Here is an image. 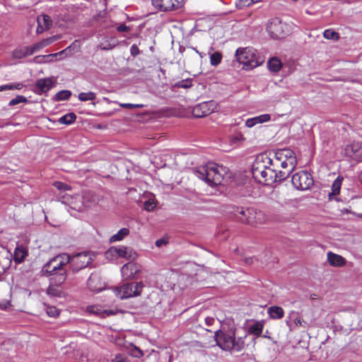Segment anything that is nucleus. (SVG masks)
I'll return each mask as SVG.
<instances>
[{"label": "nucleus", "mask_w": 362, "mask_h": 362, "mask_svg": "<svg viewBox=\"0 0 362 362\" xmlns=\"http://www.w3.org/2000/svg\"><path fill=\"white\" fill-rule=\"evenodd\" d=\"M236 60L243 65V68L246 70L252 69L257 66V62L253 60L247 48L239 47L235 51Z\"/></svg>", "instance_id": "obj_10"}, {"label": "nucleus", "mask_w": 362, "mask_h": 362, "mask_svg": "<svg viewBox=\"0 0 362 362\" xmlns=\"http://www.w3.org/2000/svg\"><path fill=\"white\" fill-rule=\"evenodd\" d=\"M216 108L213 100L204 101L197 104L192 108V115L196 118H202L209 115Z\"/></svg>", "instance_id": "obj_11"}, {"label": "nucleus", "mask_w": 362, "mask_h": 362, "mask_svg": "<svg viewBox=\"0 0 362 362\" xmlns=\"http://www.w3.org/2000/svg\"><path fill=\"white\" fill-rule=\"evenodd\" d=\"M267 67L268 70L272 72V54H270L268 57V58H267Z\"/></svg>", "instance_id": "obj_60"}, {"label": "nucleus", "mask_w": 362, "mask_h": 362, "mask_svg": "<svg viewBox=\"0 0 362 362\" xmlns=\"http://www.w3.org/2000/svg\"><path fill=\"white\" fill-rule=\"evenodd\" d=\"M111 362H127V358L122 355H117L112 359Z\"/></svg>", "instance_id": "obj_52"}, {"label": "nucleus", "mask_w": 362, "mask_h": 362, "mask_svg": "<svg viewBox=\"0 0 362 362\" xmlns=\"http://www.w3.org/2000/svg\"><path fill=\"white\" fill-rule=\"evenodd\" d=\"M323 37L327 40L337 41L340 38L339 33L333 29H326L323 32Z\"/></svg>", "instance_id": "obj_28"}, {"label": "nucleus", "mask_w": 362, "mask_h": 362, "mask_svg": "<svg viewBox=\"0 0 362 362\" xmlns=\"http://www.w3.org/2000/svg\"><path fill=\"white\" fill-rule=\"evenodd\" d=\"M361 151L362 149L358 143L351 144L345 148L346 155L355 160H358L361 158Z\"/></svg>", "instance_id": "obj_17"}, {"label": "nucleus", "mask_w": 362, "mask_h": 362, "mask_svg": "<svg viewBox=\"0 0 362 362\" xmlns=\"http://www.w3.org/2000/svg\"><path fill=\"white\" fill-rule=\"evenodd\" d=\"M37 27L36 29V32L37 33H42L44 31L49 30L52 25V21L47 14H42L39 16L37 18Z\"/></svg>", "instance_id": "obj_16"}, {"label": "nucleus", "mask_w": 362, "mask_h": 362, "mask_svg": "<svg viewBox=\"0 0 362 362\" xmlns=\"http://www.w3.org/2000/svg\"><path fill=\"white\" fill-rule=\"evenodd\" d=\"M31 47H33L35 53L44 47L41 41L31 45Z\"/></svg>", "instance_id": "obj_57"}, {"label": "nucleus", "mask_w": 362, "mask_h": 362, "mask_svg": "<svg viewBox=\"0 0 362 362\" xmlns=\"http://www.w3.org/2000/svg\"><path fill=\"white\" fill-rule=\"evenodd\" d=\"M23 48H24V51H23L24 55H26V57L30 56L35 53V52L31 46H27Z\"/></svg>", "instance_id": "obj_54"}, {"label": "nucleus", "mask_w": 362, "mask_h": 362, "mask_svg": "<svg viewBox=\"0 0 362 362\" xmlns=\"http://www.w3.org/2000/svg\"><path fill=\"white\" fill-rule=\"evenodd\" d=\"M216 322V320L214 317H206L205 318V324L208 326V327H210L211 326L214 322Z\"/></svg>", "instance_id": "obj_58"}, {"label": "nucleus", "mask_w": 362, "mask_h": 362, "mask_svg": "<svg viewBox=\"0 0 362 362\" xmlns=\"http://www.w3.org/2000/svg\"><path fill=\"white\" fill-rule=\"evenodd\" d=\"M341 211L343 214H353L354 215H356L359 218L362 217V214H356L355 212H352L349 208H344L341 210Z\"/></svg>", "instance_id": "obj_56"}, {"label": "nucleus", "mask_w": 362, "mask_h": 362, "mask_svg": "<svg viewBox=\"0 0 362 362\" xmlns=\"http://www.w3.org/2000/svg\"><path fill=\"white\" fill-rule=\"evenodd\" d=\"M55 83V80L52 78H42L37 79L33 88V91L37 95H42L43 93H47L49 90H51Z\"/></svg>", "instance_id": "obj_14"}, {"label": "nucleus", "mask_w": 362, "mask_h": 362, "mask_svg": "<svg viewBox=\"0 0 362 362\" xmlns=\"http://www.w3.org/2000/svg\"><path fill=\"white\" fill-rule=\"evenodd\" d=\"M192 78H190L178 81L172 84V88L173 90L175 88H189L192 86Z\"/></svg>", "instance_id": "obj_24"}, {"label": "nucleus", "mask_w": 362, "mask_h": 362, "mask_svg": "<svg viewBox=\"0 0 362 362\" xmlns=\"http://www.w3.org/2000/svg\"><path fill=\"white\" fill-rule=\"evenodd\" d=\"M267 31L269 33V35L272 37V21L271 20H269L267 24Z\"/></svg>", "instance_id": "obj_61"}, {"label": "nucleus", "mask_w": 362, "mask_h": 362, "mask_svg": "<svg viewBox=\"0 0 362 362\" xmlns=\"http://www.w3.org/2000/svg\"><path fill=\"white\" fill-rule=\"evenodd\" d=\"M116 30L119 33H127L131 30V28L124 23H121L116 28Z\"/></svg>", "instance_id": "obj_46"}, {"label": "nucleus", "mask_w": 362, "mask_h": 362, "mask_svg": "<svg viewBox=\"0 0 362 362\" xmlns=\"http://www.w3.org/2000/svg\"><path fill=\"white\" fill-rule=\"evenodd\" d=\"M271 119L270 114H263L252 118H249L245 122V125L249 127H253L257 124H262Z\"/></svg>", "instance_id": "obj_20"}, {"label": "nucleus", "mask_w": 362, "mask_h": 362, "mask_svg": "<svg viewBox=\"0 0 362 362\" xmlns=\"http://www.w3.org/2000/svg\"><path fill=\"white\" fill-rule=\"evenodd\" d=\"M56 257H59V259L57 262L52 264V272L59 268H64V266L67 264H69V267L71 268L72 256L67 253H63L59 255H57Z\"/></svg>", "instance_id": "obj_19"}, {"label": "nucleus", "mask_w": 362, "mask_h": 362, "mask_svg": "<svg viewBox=\"0 0 362 362\" xmlns=\"http://www.w3.org/2000/svg\"><path fill=\"white\" fill-rule=\"evenodd\" d=\"M252 176L255 179L258 178V175L259 174L262 178H265L267 175V173L265 170H259L258 168H252Z\"/></svg>", "instance_id": "obj_42"}, {"label": "nucleus", "mask_w": 362, "mask_h": 362, "mask_svg": "<svg viewBox=\"0 0 362 362\" xmlns=\"http://www.w3.org/2000/svg\"><path fill=\"white\" fill-rule=\"evenodd\" d=\"M77 116L74 112H69L58 119V122L61 124L71 125L76 120Z\"/></svg>", "instance_id": "obj_22"}, {"label": "nucleus", "mask_w": 362, "mask_h": 362, "mask_svg": "<svg viewBox=\"0 0 362 362\" xmlns=\"http://www.w3.org/2000/svg\"><path fill=\"white\" fill-rule=\"evenodd\" d=\"M194 174L199 179L204 180L209 186L218 185L223 178L216 164L213 163L199 166L194 170Z\"/></svg>", "instance_id": "obj_4"}, {"label": "nucleus", "mask_w": 362, "mask_h": 362, "mask_svg": "<svg viewBox=\"0 0 362 362\" xmlns=\"http://www.w3.org/2000/svg\"><path fill=\"white\" fill-rule=\"evenodd\" d=\"M11 305L10 300H4L3 303H0V308L1 309H6Z\"/></svg>", "instance_id": "obj_59"}, {"label": "nucleus", "mask_w": 362, "mask_h": 362, "mask_svg": "<svg viewBox=\"0 0 362 362\" xmlns=\"http://www.w3.org/2000/svg\"><path fill=\"white\" fill-rule=\"evenodd\" d=\"M49 55H47V56H37L34 58V61L36 63H42V59L45 57H49Z\"/></svg>", "instance_id": "obj_62"}, {"label": "nucleus", "mask_w": 362, "mask_h": 362, "mask_svg": "<svg viewBox=\"0 0 362 362\" xmlns=\"http://www.w3.org/2000/svg\"><path fill=\"white\" fill-rule=\"evenodd\" d=\"M261 0H237L235 1V7L238 9H242L245 7L249 6L252 4L257 3Z\"/></svg>", "instance_id": "obj_31"}, {"label": "nucleus", "mask_w": 362, "mask_h": 362, "mask_svg": "<svg viewBox=\"0 0 362 362\" xmlns=\"http://www.w3.org/2000/svg\"><path fill=\"white\" fill-rule=\"evenodd\" d=\"M293 321L296 326L303 327L305 328L308 325V323L300 317L295 318Z\"/></svg>", "instance_id": "obj_48"}, {"label": "nucleus", "mask_w": 362, "mask_h": 362, "mask_svg": "<svg viewBox=\"0 0 362 362\" xmlns=\"http://www.w3.org/2000/svg\"><path fill=\"white\" fill-rule=\"evenodd\" d=\"M133 267H134V265L130 263L124 264L121 268V272L123 274L125 272V270H128L130 269L131 274H133V268H132Z\"/></svg>", "instance_id": "obj_53"}, {"label": "nucleus", "mask_w": 362, "mask_h": 362, "mask_svg": "<svg viewBox=\"0 0 362 362\" xmlns=\"http://www.w3.org/2000/svg\"><path fill=\"white\" fill-rule=\"evenodd\" d=\"M329 327L332 329L334 332H341L343 329V326L339 322H336L335 319H332L331 320Z\"/></svg>", "instance_id": "obj_41"}, {"label": "nucleus", "mask_w": 362, "mask_h": 362, "mask_svg": "<svg viewBox=\"0 0 362 362\" xmlns=\"http://www.w3.org/2000/svg\"><path fill=\"white\" fill-rule=\"evenodd\" d=\"M173 356L168 352L165 353L160 358V362H171Z\"/></svg>", "instance_id": "obj_50"}, {"label": "nucleus", "mask_w": 362, "mask_h": 362, "mask_svg": "<svg viewBox=\"0 0 362 362\" xmlns=\"http://www.w3.org/2000/svg\"><path fill=\"white\" fill-rule=\"evenodd\" d=\"M60 38V35H53L52 37L43 39L41 42L42 43V46L45 47L51 45L52 43L54 42L55 41L59 40Z\"/></svg>", "instance_id": "obj_37"}, {"label": "nucleus", "mask_w": 362, "mask_h": 362, "mask_svg": "<svg viewBox=\"0 0 362 362\" xmlns=\"http://www.w3.org/2000/svg\"><path fill=\"white\" fill-rule=\"evenodd\" d=\"M135 252L126 246H112L105 252V257L108 259H114L118 257H123L127 259H134Z\"/></svg>", "instance_id": "obj_8"}, {"label": "nucleus", "mask_w": 362, "mask_h": 362, "mask_svg": "<svg viewBox=\"0 0 362 362\" xmlns=\"http://www.w3.org/2000/svg\"><path fill=\"white\" fill-rule=\"evenodd\" d=\"M54 186L60 191L65 192L71 189V187L69 185L60 181L54 182Z\"/></svg>", "instance_id": "obj_39"}, {"label": "nucleus", "mask_w": 362, "mask_h": 362, "mask_svg": "<svg viewBox=\"0 0 362 362\" xmlns=\"http://www.w3.org/2000/svg\"><path fill=\"white\" fill-rule=\"evenodd\" d=\"M71 91L69 90H62L53 96L52 100L56 102L68 100L71 98Z\"/></svg>", "instance_id": "obj_25"}, {"label": "nucleus", "mask_w": 362, "mask_h": 362, "mask_svg": "<svg viewBox=\"0 0 362 362\" xmlns=\"http://www.w3.org/2000/svg\"><path fill=\"white\" fill-rule=\"evenodd\" d=\"M273 173H275L274 179L273 180V194L282 196L288 194L291 182L288 180L291 170L285 171L273 169Z\"/></svg>", "instance_id": "obj_5"}, {"label": "nucleus", "mask_w": 362, "mask_h": 362, "mask_svg": "<svg viewBox=\"0 0 362 362\" xmlns=\"http://www.w3.org/2000/svg\"><path fill=\"white\" fill-rule=\"evenodd\" d=\"M28 100L26 97L18 95L14 98L11 99L8 103V106H14L20 103H28Z\"/></svg>", "instance_id": "obj_32"}, {"label": "nucleus", "mask_w": 362, "mask_h": 362, "mask_svg": "<svg viewBox=\"0 0 362 362\" xmlns=\"http://www.w3.org/2000/svg\"><path fill=\"white\" fill-rule=\"evenodd\" d=\"M75 42H73L71 45L68 46L66 48H65L64 49L60 51V52H58L57 53H54V54H49V56L50 57H63L64 56L65 57H68V56H71L73 54V53L74 52V45H75Z\"/></svg>", "instance_id": "obj_26"}, {"label": "nucleus", "mask_w": 362, "mask_h": 362, "mask_svg": "<svg viewBox=\"0 0 362 362\" xmlns=\"http://www.w3.org/2000/svg\"><path fill=\"white\" fill-rule=\"evenodd\" d=\"M273 152L274 153V158L276 160V162H280L281 160H283L284 153L282 152V149H273Z\"/></svg>", "instance_id": "obj_44"}, {"label": "nucleus", "mask_w": 362, "mask_h": 362, "mask_svg": "<svg viewBox=\"0 0 362 362\" xmlns=\"http://www.w3.org/2000/svg\"><path fill=\"white\" fill-rule=\"evenodd\" d=\"M46 313L48 316L56 317L59 315V310L54 306H48L46 309Z\"/></svg>", "instance_id": "obj_40"}, {"label": "nucleus", "mask_w": 362, "mask_h": 362, "mask_svg": "<svg viewBox=\"0 0 362 362\" xmlns=\"http://www.w3.org/2000/svg\"><path fill=\"white\" fill-rule=\"evenodd\" d=\"M275 165V164L273 163V165ZM276 165H280L282 168H286L288 166L286 160H281L280 162H277V163Z\"/></svg>", "instance_id": "obj_63"}, {"label": "nucleus", "mask_w": 362, "mask_h": 362, "mask_svg": "<svg viewBox=\"0 0 362 362\" xmlns=\"http://www.w3.org/2000/svg\"><path fill=\"white\" fill-rule=\"evenodd\" d=\"M119 106L124 108L133 109L141 108L144 107L143 104H133V103H119Z\"/></svg>", "instance_id": "obj_43"}, {"label": "nucleus", "mask_w": 362, "mask_h": 362, "mask_svg": "<svg viewBox=\"0 0 362 362\" xmlns=\"http://www.w3.org/2000/svg\"><path fill=\"white\" fill-rule=\"evenodd\" d=\"M291 182L296 189L305 191L314 185V180L311 173L307 170H300L293 175Z\"/></svg>", "instance_id": "obj_7"}, {"label": "nucleus", "mask_w": 362, "mask_h": 362, "mask_svg": "<svg viewBox=\"0 0 362 362\" xmlns=\"http://www.w3.org/2000/svg\"><path fill=\"white\" fill-rule=\"evenodd\" d=\"M131 55L134 57H136L140 54V50L136 44H134L130 47Z\"/></svg>", "instance_id": "obj_47"}, {"label": "nucleus", "mask_w": 362, "mask_h": 362, "mask_svg": "<svg viewBox=\"0 0 362 362\" xmlns=\"http://www.w3.org/2000/svg\"><path fill=\"white\" fill-rule=\"evenodd\" d=\"M156 206V204L153 199H149L144 202V209L147 211H153Z\"/></svg>", "instance_id": "obj_38"}, {"label": "nucleus", "mask_w": 362, "mask_h": 362, "mask_svg": "<svg viewBox=\"0 0 362 362\" xmlns=\"http://www.w3.org/2000/svg\"><path fill=\"white\" fill-rule=\"evenodd\" d=\"M87 286L91 291L100 293L104 290L105 284L102 281L99 273L93 272L87 281Z\"/></svg>", "instance_id": "obj_15"}, {"label": "nucleus", "mask_w": 362, "mask_h": 362, "mask_svg": "<svg viewBox=\"0 0 362 362\" xmlns=\"http://www.w3.org/2000/svg\"><path fill=\"white\" fill-rule=\"evenodd\" d=\"M221 59L222 54L218 52H214L210 55V63L214 66H218L221 63Z\"/></svg>", "instance_id": "obj_33"}, {"label": "nucleus", "mask_w": 362, "mask_h": 362, "mask_svg": "<svg viewBox=\"0 0 362 362\" xmlns=\"http://www.w3.org/2000/svg\"><path fill=\"white\" fill-rule=\"evenodd\" d=\"M24 48L21 49H17L13 52V56L17 59H22L26 57V55H24Z\"/></svg>", "instance_id": "obj_49"}, {"label": "nucleus", "mask_w": 362, "mask_h": 362, "mask_svg": "<svg viewBox=\"0 0 362 362\" xmlns=\"http://www.w3.org/2000/svg\"><path fill=\"white\" fill-rule=\"evenodd\" d=\"M99 47L102 50H110L112 49L114 47V46H112L111 45L108 44L105 46L100 45Z\"/></svg>", "instance_id": "obj_64"}, {"label": "nucleus", "mask_w": 362, "mask_h": 362, "mask_svg": "<svg viewBox=\"0 0 362 362\" xmlns=\"http://www.w3.org/2000/svg\"><path fill=\"white\" fill-rule=\"evenodd\" d=\"M327 262L332 267H341L346 264V259L341 255L329 251L327 254Z\"/></svg>", "instance_id": "obj_18"}, {"label": "nucleus", "mask_w": 362, "mask_h": 362, "mask_svg": "<svg viewBox=\"0 0 362 362\" xmlns=\"http://www.w3.org/2000/svg\"><path fill=\"white\" fill-rule=\"evenodd\" d=\"M214 332L216 345L223 351H242L245 347V341L242 337H235L233 330L217 329Z\"/></svg>", "instance_id": "obj_2"}, {"label": "nucleus", "mask_w": 362, "mask_h": 362, "mask_svg": "<svg viewBox=\"0 0 362 362\" xmlns=\"http://www.w3.org/2000/svg\"><path fill=\"white\" fill-rule=\"evenodd\" d=\"M152 4L160 11L168 12L183 6V0H152Z\"/></svg>", "instance_id": "obj_13"}, {"label": "nucleus", "mask_w": 362, "mask_h": 362, "mask_svg": "<svg viewBox=\"0 0 362 362\" xmlns=\"http://www.w3.org/2000/svg\"><path fill=\"white\" fill-rule=\"evenodd\" d=\"M93 261L88 252L76 253L72 256L71 269L73 273H76L89 266Z\"/></svg>", "instance_id": "obj_9"}, {"label": "nucleus", "mask_w": 362, "mask_h": 362, "mask_svg": "<svg viewBox=\"0 0 362 362\" xmlns=\"http://www.w3.org/2000/svg\"><path fill=\"white\" fill-rule=\"evenodd\" d=\"M144 284L141 281L124 283L114 289L115 296L120 299L136 297L141 295Z\"/></svg>", "instance_id": "obj_6"}, {"label": "nucleus", "mask_w": 362, "mask_h": 362, "mask_svg": "<svg viewBox=\"0 0 362 362\" xmlns=\"http://www.w3.org/2000/svg\"><path fill=\"white\" fill-rule=\"evenodd\" d=\"M282 152L284 153V160H287L288 158H291L293 152L288 148H283Z\"/></svg>", "instance_id": "obj_51"}, {"label": "nucleus", "mask_w": 362, "mask_h": 362, "mask_svg": "<svg viewBox=\"0 0 362 362\" xmlns=\"http://www.w3.org/2000/svg\"><path fill=\"white\" fill-rule=\"evenodd\" d=\"M129 234V230L127 228H122L119 229L117 233L113 235L110 238V243H112L117 241L122 240L127 235Z\"/></svg>", "instance_id": "obj_23"}, {"label": "nucleus", "mask_w": 362, "mask_h": 362, "mask_svg": "<svg viewBox=\"0 0 362 362\" xmlns=\"http://www.w3.org/2000/svg\"><path fill=\"white\" fill-rule=\"evenodd\" d=\"M168 239L167 238L163 237L161 238L156 240L155 245L158 247H161L162 246L168 244Z\"/></svg>", "instance_id": "obj_45"}, {"label": "nucleus", "mask_w": 362, "mask_h": 362, "mask_svg": "<svg viewBox=\"0 0 362 362\" xmlns=\"http://www.w3.org/2000/svg\"><path fill=\"white\" fill-rule=\"evenodd\" d=\"M344 177L338 175L332 185V194H339Z\"/></svg>", "instance_id": "obj_27"}, {"label": "nucleus", "mask_w": 362, "mask_h": 362, "mask_svg": "<svg viewBox=\"0 0 362 362\" xmlns=\"http://www.w3.org/2000/svg\"><path fill=\"white\" fill-rule=\"evenodd\" d=\"M59 257H54L46 262L41 271L40 274L42 276L48 277L51 285L59 286L64 283L66 279V270L65 268H59L52 271V264L57 262Z\"/></svg>", "instance_id": "obj_3"}, {"label": "nucleus", "mask_w": 362, "mask_h": 362, "mask_svg": "<svg viewBox=\"0 0 362 362\" xmlns=\"http://www.w3.org/2000/svg\"><path fill=\"white\" fill-rule=\"evenodd\" d=\"M23 87V85L22 83H11L9 84L10 90H21Z\"/></svg>", "instance_id": "obj_55"}, {"label": "nucleus", "mask_w": 362, "mask_h": 362, "mask_svg": "<svg viewBox=\"0 0 362 362\" xmlns=\"http://www.w3.org/2000/svg\"><path fill=\"white\" fill-rule=\"evenodd\" d=\"M96 98V94L94 92H82L78 95V98L80 101L86 102L94 100Z\"/></svg>", "instance_id": "obj_29"}, {"label": "nucleus", "mask_w": 362, "mask_h": 362, "mask_svg": "<svg viewBox=\"0 0 362 362\" xmlns=\"http://www.w3.org/2000/svg\"><path fill=\"white\" fill-rule=\"evenodd\" d=\"M283 66V63L276 57H273V76L279 72Z\"/></svg>", "instance_id": "obj_35"}, {"label": "nucleus", "mask_w": 362, "mask_h": 362, "mask_svg": "<svg viewBox=\"0 0 362 362\" xmlns=\"http://www.w3.org/2000/svg\"><path fill=\"white\" fill-rule=\"evenodd\" d=\"M283 308L278 305H273V319H281L284 317Z\"/></svg>", "instance_id": "obj_34"}, {"label": "nucleus", "mask_w": 362, "mask_h": 362, "mask_svg": "<svg viewBox=\"0 0 362 362\" xmlns=\"http://www.w3.org/2000/svg\"><path fill=\"white\" fill-rule=\"evenodd\" d=\"M28 250L23 247H17L13 252V260L16 264L22 263L28 256Z\"/></svg>", "instance_id": "obj_21"}, {"label": "nucleus", "mask_w": 362, "mask_h": 362, "mask_svg": "<svg viewBox=\"0 0 362 362\" xmlns=\"http://www.w3.org/2000/svg\"><path fill=\"white\" fill-rule=\"evenodd\" d=\"M263 325L261 322H255L254 324L250 325V332L255 335H260L262 332Z\"/></svg>", "instance_id": "obj_30"}, {"label": "nucleus", "mask_w": 362, "mask_h": 362, "mask_svg": "<svg viewBox=\"0 0 362 362\" xmlns=\"http://www.w3.org/2000/svg\"><path fill=\"white\" fill-rule=\"evenodd\" d=\"M47 293L50 296L61 297L62 291L51 285L47 288Z\"/></svg>", "instance_id": "obj_36"}, {"label": "nucleus", "mask_w": 362, "mask_h": 362, "mask_svg": "<svg viewBox=\"0 0 362 362\" xmlns=\"http://www.w3.org/2000/svg\"><path fill=\"white\" fill-rule=\"evenodd\" d=\"M290 25L283 23L279 18H273V39L281 40L290 35Z\"/></svg>", "instance_id": "obj_12"}, {"label": "nucleus", "mask_w": 362, "mask_h": 362, "mask_svg": "<svg viewBox=\"0 0 362 362\" xmlns=\"http://www.w3.org/2000/svg\"><path fill=\"white\" fill-rule=\"evenodd\" d=\"M227 210L238 221L243 224L255 226L264 221L263 213L261 211H257L254 207L230 205Z\"/></svg>", "instance_id": "obj_1"}]
</instances>
